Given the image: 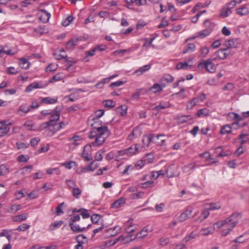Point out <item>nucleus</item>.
I'll return each instance as SVG.
<instances>
[{
    "label": "nucleus",
    "mask_w": 249,
    "mask_h": 249,
    "mask_svg": "<svg viewBox=\"0 0 249 249\" xmlns=\"http://www.w3.org/2000/svg\"><path fill=\"white\" fill-rule=\"evenodd\" d=\"M30 225L26 224V223H24V224H22V225L19 226L17 229H16V230L17 231H25L26 230L29 229L30 228Z\"/></svg>",
    "instance_id": "680f3d73"
},
{
    "label": "nucleus",
    "mask_w": 249,
    "mask_h": 249,
    "mask_svg": "<svg viewBox=\"0 0 249 249\" xmlns=\"http://www.w3.org/2000/svg\"><path fill=\"white\" fill-rule=\"evenodd\" d=\"M236 39H230L229 40L225 41V45L226 47V48H227V50H228L229 49L236 47Z\"/></svg>",
    "instance_id": "aec40b11"
},
{
    "label": "nucleus",
    "mask_w": 249,
    "mask_h": 249,
    "mask_svg": "<svg viewBox=\"0 0 249 249\" xmlns=\"http://www.w3.org/2000/svg\"><path fill=\"white\" fill-rule=\"evenodd\" d=\"M58 98L57 97L55 98H51L50 97H47L43 98L41 99V103L46 104H53L57 102Z\"/></svg>",
    "instance_id": "f3484780"
},
{
    "label": "nucleus",
    "mask_w": 249,
    "mask_h": 249,
    "mask_svg": "<svg viewBox=\"0 0 249 249\" xmlns=\"http://www.w3.org/2000/svg\"><path fill=\"white\" fill-rule=\"evenodd\" d=\"M229 51L227 50V48L221 49L218 50L216 53L215 54L217 56L221 59H224L229 54Z\"/></svg>",
    "instance_id": "1a4fd4ad"
},
{
    "label": "nucleus",
    "mask_w": 249,
    "mask_h": 249,
    "mask_svg": "<svg viewBox=\"0 0 249 249\" xmlns=\"http://www.w3.org/2000/svg\"><path fill=\"white\" fill-rule=\"evenodd\" d=\"M236 13L240 16H245L249 14V10L247 7L243 6L237 9Z\"/></svg>",
    "instance_id": "cd10ccee"
},
{
    "label": "nucleus",
    "mask_w": 249,
    "mask_h": 249,
    "mask_svg": "<svg viewBox=\"0 0 249 249\" xmlns=\"http://www.w3.org/2000/svg\"><path fill=\"white\" fill-rule=\"evenodd\" d=\"M228 116L232 118V119L235 121H240L242 120V118L237 113L233 112L229 113Z\"/></svg>",
    "instance_id": "3c124183"
},
{
    "label": "nucleus",
    "mask_w": 249,
    "mask_h": 249,
    "mask_svg": "<svg viewBox=\"0 0 249 249\" xmlns=\"http://www.w3.org/2000/svg\"><path fill=\"white\" fill-rule=\"evenodd\" d=\"M120 231L121 228L119 226L106 229L104 233V237L106 238H109L115 236L119 233Z\"/></svg>",
    "instance_id": "f03ea898"
},
{
    "label": "nucleus",
    "mask_w": 249,
    "mask_h": 249,
    "mask_svg": "<svg viewBox=\"0 0 249 249\" xmlns=\"http://www.w3.org/2000/svg\"><path fill=\"white\" fill-rule=\"evenodd\" d=\"M174 81V77L170 74H165L161 78L160 81L163 87H165V82L172 83Z\"/></svg>",
    "instance_id": "f8f14e48"
},
{
    "label": "nucleus",
    "mask_w": 249,
    "mask_h": 249,
    "mask_svg": "<svg viewBox=\"0 0 249 249\" xmlns=\"http://www.w3.org/2000/svg\"><path fill=\"white\" fill-rule=\"evenodd\" d=\"M80 219V216L79 214H73L71 216L69 223H74V222L79 221Z\"/></svg>",
    "instance_id": "338daca9"
},
{
    "label": "nucleus",
    "mask_w": 249,
    "mask_h": 249,
    "mask_svg": "<svg viewBox=\"0 0 249 249\" xmlns=\"http://www.w3.org/2000/svg\"><path fill=\"white\" fill-rule=\"evenodd\" d=\"M202 65L204 66L207 71L210 72H213L216 70L215 65L210 60H207L206 61L204 60L202 62L200 63L198 65V67L200 68Z\"/></svg>",
    "instance_id": "20e7f679"
},
{
    "label": "nucleus",
    "mask_w": 249,
    "mask_h": 249,
    "mask_svg": "<svg viewBox=\"0 0 249 249\" xmlns=\"http://www.w3.org/2000/svg\"><path fill=\"white\" fill-rule=\"evenodd\" d=\"M193 208L192 206H188L187 207L186 210L182 213L178 217L179 221L183 222L192 216V214L193 211Z\"/></svg>",
    "instance_id": "7ed1b4c3"
},
{
    "label": "nucleus",
    "mask_w": 249,
    "mask_h": 249,
    "mask_svg": "<svg viewBox=\"0 0 249 249\" xmlns=\"http://www.w3.org/2000/svg\"><path fill=\"white\" fill-rule=\"evenodd\" d=\"M170 241L169 237H161L159 239L158 243L160 246L164 247L169 243Z\"/></svg>",
    "instance_id": "4c0bfd02"
},
{
    "label": "nucleus",
    "mask_w": 249,
    "mask_h": 249,
    "mask_svg": "<svg viewBox=\"0 0 249 249\" xmlns=\"http://www.w3.org/2000/svg\"><path fill=\"white\" fill-rule=\"evenodd\" d=\"M124 156H127V153L125 151V149L119 150L118 151L117 155L115 157V160L119 161L121 159V157Z\"/></svg>",
    "instance_id": "79ce46f5"
},
{
    "label": "nucleus",
    "mask_w": 249,
    "mask_h": 249,
    "mask_svg": "<svg viewBox=\"0 0 249 249\" xmlns=\"http://www.w3.org/2000/svg\"><path fill=\"white\" fill-rule=\"evenodd\" d=\"M73 18L72 16H69L68 18L62 22V25L64 26H68L73 20Z\"/></svg>",
    "instance_id": "e2e57ef3"
},
{
    "label": "nucleus",
    "mask_w": 249,
    "mask_h": 249,
    "mask_svg": "<svg viewBox=\"0 0 249 249\" xmlns=\"http://www.w3.org/2000/svg\"><path fill=\"white\" fill-rule=\"evenodd\" d=\"M143 90H145V92H147L143 88L137 89V92L132 95L131 99L132 100H138L140 98L141 92Z\"/></svg>",
    "instance_id": "58836bf2"
},
{
    "label": "nucleus",
    "mask_w": 249,
    "mask_h": 249,
    "mask_svg": "<svg viewBox=\"0 0 249 249\" xmlns=\"http://www.w3.org/2000/svg\"><path fill=\"white\" fill-rule=\"evenodd\" d=\"M127 107L125 105H121L117 108V112L121 116H123L127 113Z\"/></svg>",
    "instance_id": "f704fd0d"
},
{
    "label": "nucleus",
    "mask_w": 249,
    "mask_h": 249,
    "mask_svg": "<svg viewBox=\"0 0 249 249\" xmlns=\"http://www.w3.org/2000/svg\"><path fill=\"white\" fill-rule=\"evenodd\" d=\"M86 240V237L83 234H79L76 238V240L78 244H81V245H83L85 242H87Z\"/></svg>",
    "instance_id": "ea45409f"
},
{
    "label": "nucleus",
    "mask_w": 249,
    "mask_h": 249,
    "mask_svg": "<svg viewBox=\"0 0 249 249\" xmlns=\"http://www.w3.org/2000/svg\"><path fill=\"white\" fill-rule=\"evenodd\" d=\"M148 234V230L146 228L143 229L141 231L138 232L136 237L139 238H143L147 236Z\"/></svg>",
    "instance_id": "8fccbe9b"
},
{
    "label": "nucleus",
    "mask_w": 249,
    "mask_h": 249,
    "mask_svg": "<svg viewBox=\"0 0 249 249\" xmlns=\"http://www.w3.org/2000/svg\"><path fill=\"white\" fill-rule=\"evenodd\" d=\"M198 102V98H194L192 100H190L187 105L186 108L187 109H192Z\"/></svg>",
    "instance_id": "c9c22d12"
},
{
    "label": "nucleus",
    "mask_w": 249,
    "mask_h": 249,
    "mask_svg": "<svg viewBox=\"0 0 249 249\" xmlns=\"http://www.w3.org/2000/svg\"><path fill=\"white\" fill-rule=\"evenodd\" d=\"M101 218V215L98 214H93L90 216V219L93 224H97Z\"/></svg>",
    "instance_id": "603ef678"
},
{
    "label": "nucleus",
    "mask_w": 249,
    "mask_h": 249,
    "mask_svg": "<svg viewBox=\"0 0 249 249\" xmlns=\"http://www.w3.org/2000/svg\"><path fill=\"white\" fill-rule=\"evenodd\" d=\"M211 33V30L210 29H205L200 31L197 33V36H199L201 38H204L208 36Z\"/></svg>",
    "instance_id": "a19ab883"
},
{
    "label": "nucleus",
    "mask_w": 249,
    "mask_h": 249,
    "mask_svg": "<svg viewBox=\"0 0 249 249\" xmlns=\"http://www.w3.org/2000/svg\"><path fill=\"white\" fill-rule=\"evenodd\" d=\"M196 164L195 163L189 164L184 166L183 168V171L184 172H188L190 171L193 170L196 166Z\"/></svg>",
    "instance_id": "09e8293b"
},
{
    "label": "nucleus",
    "mask_w": 249,
    "mask_h": 249,
    "mask_svg": "<svg viewBox=\"0 0 249 249\" xmlns=\"http://www.w3.org/2000/svg\"><path fill=\"white\" fill-rule=\"evenodd\" d=\"M150 68L151 65H146L142 67H140L138 69L135 71L134 73L138 74V75H140L142 74L145 71L149 70Z\"/></svg>",
    "instance_id": "4be33fe9"
},
{
    "label": "nucleus",
    "mask_w": 249,
    "mask_h": 249,
    "mask_svg": "<svg viewBox=\"0 0 249 249\" xmlns=\"http://www.w3.org/2000/svg\"><path fill=\"white\" fill-rule=\"evenodd\" d=\"M69 225L71 230L76 233L83 232L86 229L85 227L80 228L79 225L72 223H69Z\"/></svg>",
    "instance_id": "dca6fc26"
},
{
    "label": "nucleus",
    "mask_w": 249,
    "mask_h": 249,
    "mask_svg": "<svg viewBox=\"0 0 249 249\" xmlns=\"http://www.w3.org/2000/svg\"><path fill=\"white\" fill-rule=\"evenodd\" d=\"M140 130L139 128L137 127H135L133 129V131L131 132V133L128 136L127 139L129 140H132L135 138L137 137V134H140Z\"/></svg>",
    "instance_id": "72a5a7b5"
},
{
    "label": "nucleus",
    "mask_w": 249,
    "mask_h": 249,
    "mask_svg": "<svg viewBox=\"0 0 249 249\" xmlns=\"http://www.w3.org/2000/svg\"><path fill=\"white\" fill-rule=\"evenodd\" d=\"M29 62L25 58H21L19 59V65L20 68L24 69H28L30 67Z\"/></svg>",
    "instance_id": "b1692460"
},
{
    "label": "nucleus",
    "mask_w": 249,
    "mask_h": 249,
    "mask_svg": "<svg viewBox=\"0 0 249 249\" xmlns=\"http://www.w3.org/2000/svg\"><path fill=\"white\" fill-rule=\"evenodd\" d=\"M101 124L99 123L91 124L92 130L89 132V137L90 139H95V140L89 144L90 147L101 145L110 135L108 127L106 125L102 126Z\"/></svg>",
    "instance_id": "f257e3e1"
},
{
    "label": "nucleus",
    "mask_w": 249,
    "mask_h": 249,
    "mask_svg": "<svg viewBox=\"0 0 249 249\" xmlns=\"http://www.w3.org/2000/svg\"><path fill=\"white\" fill-rule=\"evenodd\" d=\"M57 109V107H56L55 109L52 111V113L50 114V120L48 122L52 126H55L56 125L55 122L58 121L60 118V114Z\"/></svg>",
    "instance_id": "39448f33"
},
{
    "label": "nucleus",
    "mask_w": 249,
    "mask_h": 249,
    "mask_svg": "<svg viewBox=\"0 0 249 249\" xmlns=\"http://www.w3.org/2000/svg\"><path fill=\"white\" fill-rule=\"evenodd\" d=\"M53 55L57 60H60L67 57V55L63 49H61L59 51L55 52L53 53Z\"/></svg>",
    "instance_id": "a211bd4d"
},
{
    "label": "nucleus",
    "mask_w": 249,
    "mask_h": 249,
    "mask_svg": "<svg viewBox=\"0 0 249 249\" xmlns=\"http://www.w3.org/2000/svg\"><path fill=\"white\" fill-rule=\"evenodd\" d=\"M132 219H130L125 223V231L127 233H132L135 231V228L132 225Z\"/></svg>",
    "instance_id": "412c9836"
},
{
    "label": "nucleus",
    "mask_w": 249,
    "mask_h": 249,
    "mask_svg": "<svg viewBox=\"0 0 249 249\" xmlns=\"http://www.w3.org/2000/svg\"><path fill=\"white\" fill-rule=\"evenodd\" d=\"M12 233L13 232L11 230L8 231L7 230H3L2 231H1V237H5L8 241L10 242L11 239Z\"/></svg>",
    "instance_id": "a878e982"
},
{
    "label": "nucleus",
    "mask_w": 249,
    "mask_h": 249,
    "mask_svg": "<svg viewBox=\"0 0 249 249\" xmlns=\"http://www.w3.org/2000/svg\"><path fill=\"white\" fill-rule=\"evenodd\" d=\"M30 110V106L26 103L22 104L18 111L19 113L20 112H22L23 114H27Z\"/></svg>",
    "instance_id": "393cba45"
},
{
    "label": "nucleus",
    "mask_w": 249,
    "mask_h": 249,
    "mask_svg": "<svg viewBox=\"0 0 249 249\" xmlns=\"http://www.w3.org/2000/svg\"><path fill=\"white\" fill-rule=\"evenodd\" d=\"M231 132V126L226 124L221 127L220 133L221 134H230Z\"/></svg>",
    "instance_id": "473e14b6"
},
{
    "label": "nucleus",
    "mask_w": 249,
    "mask_h": 249,
    "mask_svg": "<svg viewBox=\"0 0 249 249\" xmlns=\"http://www.w3.org/2000/svg\"><path fill=\"white\" fill-rule=\"evenodd\" d=\"M125 1L128 4H132L133 3H135L138 6L143 4L142 0H125Z\"/></svg>",
    "instance_id": "052dcab7"
},
{
    "label": "nucleus",
    "mask_w": 249,
    "mask_h": 249,
    "mask_svg": "<svg viewBox=\"0 0 249 249\" xmlns=\"http://www.w3.org/2000/svg\"><path fill=\"white\" fill-rule=\"evenodd\" d=\"M29 159V157L28 156H25L24 155H20L17 158L18 160L20 162H27Z\"/></svg>",
    "instance_id": "4d7b16f0"
},
{
    "label": "nucleus",
    "mask_w": 249,
    "mask_h": 249,
    "mask_svg": "<svg viewBox=\"0 0 249 249\" xmlns=\"http://www.w3.org/2000/svg\"><path fill=\"white\" fill-rule=\"evenodd\" d=\"M198 235L194 231H192L190 234L187 235L183 239V241L187 243L191 241L192 239L195 238Z\"/></svg>",
    "instance_id": "7c9ffc66"
},
{
    "label": "nucleus",
    "mask_w": 249,
    "mask_h": 249,
    "mask_svg": "<svg viewBox=\"0 0 249 249\" xmlns=\"http://www.w3.org/2000/svg\"><path fill=\"white\" fill-rule=\"evenodd\" d=\"M81 40V37L73 38L69 40L66 44V48L68 49L71 50L73 48L76 46L78 44V42Z\"/></svg>",
    "instance_id": "9b49d317"
},
{
    "label": "nucleus",
    "mask_w": 249,
    "mask_h": 249,
    "mask_svg": "<svg viewBox=\"0 0 249 249\" xmlns=\"http://www.w3.org/2000/svg\"><path fill=\"white\" fill-rule=\"evenodd\" d=\"M209 211L210 210H209V208H208L207 209L204 210L202 211L201 215L199 217V219L201 221L204 220L209 216L210 214Z\"/></svg>",
    "instance_id": "a18cd8bd"
},
{
    "label": "nucleus",
    "mask_w": 249,
    "mask_h": 249,
    "mask_svg": "<svg viewBox=\"0 0 249 249\" xmlns=\"http://www.w3.org/2000/svg\"><path fill=\"white\" fill-rule=\"evenodd\" d=\"M139 149V144H136L134 147L132 146L128 147V148H126L125 151L127 153V157H130L134 154H136L138 152Z\"/></svg>",
    "instance_id": "9d476101"
},
{
    "label": "nucleus",
    "mask_w": 249,
    "mask_h": 249,
    "mask_svg": "<svg viewBox=\"0 0 249 249\" xmlns=\"http://www.w3.org/2000/svg\"><path fill=\"white\" fill-rule=\"evenodd\" d=\"M169 107V104L168 103H160V105L155 107L153 110L159 111L162 109H165Z\"/></svg>",
    "instance_id": "c03bdc74"
},
{
    "label": "nucleus",
    "mask_w": 249,
    "mask_h": 249,
    "mask_svg": "<svg viewBox=\"0 0 249 249\" xmlns=\"http://www.w3.org/2000/svg\"><path fill=\"white\" fill-rule=\"evenodd\" d=\"M27 214L26 213H22L21 214L15 215L13 217L12 219L15 222H21L25 220L27 218Z\"/></svg>",
    "instance_id": "5701e85b"
},
{
    "label": "nucleus",
    "mask_w": 249,
    "mask_h": 249,
    "mask_svg": "<svg viewBox=\"0 0 249 249\" xmlns=\"http://www.w3.org/2000/svg\"><path fill=\"white\" fill-rule=\"evenodd\" d=\"M196 49V45L194 43H189L187 45L186 48L184 49L183 53H186L194 52Z\"/></svg>",
    "instance_id": "c85d7f7f"
},
{
    "label": "nucleus",
    "mask_w": 249,
    "mask_h": 249,
    "mask_svg": "<svg viewBox=\"0 0 249 249\" xmlns=\"http://www.w3.org/2000/svg\"><path fill=\"white\" fill-rule=\"evenodd\" d=\"M21 208V205H12L10 207V212L15 213Z\"/></svg>",
    "instance_id": "13d9d810"
},
{
    "label": "nucleus",
    "mask_w": 249,
    "mask_h": 249,
    "mask_svg": "<svg viewBox=\"0 0 249 249\" xmlns=\"http://www.w3.org/2000/svg\"><path fill=\"white\" fill-rule=\"evenodd\" d=\"M201 234L202 235H208V234L212 233L213 231H212L211 229L210 228H203L200 231Z\"/></svg>",
    "instance_id": "0e129e2a"
},
{
    "label": "nucleus",
    "mask_w": 249,
    "mask_h": 249,
    "mask_svg": "<svg viewBox=\"0 0 249 249\" xmlns=\"http://www.w3.org/2000/svg\"><path fill=\"white\" fill-rule=\"evenodd\" d=\"M11 123L6 121H1V137L7 134L10 130Z\"/></svg>",
    "instance_id": "423d86ee"
},
{
    "label": "nucleus",
    "mask_w": 249,
    "mask_h": 249,
    "mask_svg": "<svg viewBox=\"0 0 249 249\" xmlns=\"http://www.w3.org/2000/svg\"><path fill=\"white\" fill-rule=\"evenodd\" d=\"M98 167V165L94 163V161L91 162L87 166L88 171H93Z\"/></svg>",
    "instance_id": "774afa93"
},
{
    "label": "nucleus",
    "mask_w": 249,
    "mask_h": 249,
    "mask_svg": "<svg viewBox=\"0 0 249 249\" xmlns=\"http://www.w3.org/2000/svg\"><path fill=\"white\" fill-rule=\"evenodd\" d=\"M209 114V110L207 108H204L199 109L196 115L198 117H205L208 116Z\"/></svg>",
    "instance_id": "c756f323"
},
{
    "label": "nucleus",
    "mask_w": 249,
    "mask_h": 249,
    "mask_svg": "<svg viewBox=\"0 0 249 249\" xmlns=\"http://www.w3.org/2000/svg\"><path fill=\"white\" fill-rule=\"evenodd\" d=\"M189 66H191V65H189V64L187 62H185L184 63L179 62L177 64L176 69L178 70H180L181 69H187Z\"/></svg>",
    "instance_id": "49530a36"
},
{
    "label": "nucleus",
    "mask_w": 249,
    "mask_h": 249,
    "mask_svg": "<svg viewBox=\"0 0 249 249\" xmlns=\"http://www.w3.org/2000/svg\"><path fill=\"white\" fill-rule=\"evenodd\" d=\"M231 13V8L226 6L222 9L220 15L221 17H227Z\"/></svg>",
    "instance_id": "2f4dec72"
},
{
    "label": "nucleus",
    "mask_w": 249,
    "mask_h": 249,
    "mask_svg": "<svg viewBox=\"0 0 249 249\" xmlns=\"http://www.w3.org/2000/svg\"><path fill=\"white\" fill-rule=\"evenodd\" d=\"M66 184L67 185L68 188L69 189H73L74 187L77 186V184L76 182L71 179H66L65 180Z\"/></svg>",
    "instance_id": "37998d69"
},
{
    "label": "nucleus",
    "mask_w": 249,
    "mask_h": 249,
    "mask_svg": "<svg viewBox=\"0 0 249 249\" xmlns=\"http://www.w3.org/2000/svg\"><path fill=\"white\" fill-rule=\"evenodd\" d=\"M154 135L153 134H149L147 135H144V138H146V143L145 144L146 146H148L150 143L153 141Z\"/></svg>",
    "instance_id": "6e6d98bb"
},
{
    "label": "nucleus",
    "mask_w": 249,
    "mask_h": 249,
    "mask_svg": "<svg viewBox=\"0 0 249 249\" xmlns=\"http://www.w3.org/2000/svg\"><path fill=\"white\" fill-rule=\"evenodd\" d=\"M82 193V191L80 189L77 187H74L72 190V195L75 198H79Z\"/></svg>",
    "instance_id": "e433bc0d"
},
{
    "label": "nucleus",
    "mask_w": 249,
    "mask_h": 249,
    "mask_svg": "<svg viewBox=\"0 0 249 249\" xmlns=\"http://www.w3.org/2000/svg\"><path fill=\"white\" fill-rule=\"evenodd\" d=\"M9 173V168L6 165H1V175H6Z\"/></svg>",
    "instance_id": "bf43d9fd"
},
{
    "label": "nucleus",
    "mask_w": 249,
    "mask_h": 249,
    "mask_svg": "<svg viewBox=\"0 0 249 249\" xmlns=\"http://www.w3.org/2000/svg\"><path fill=\"white\" fill-rule=\"evenodd\" d=\"M125 199L124 198H120L114 203L112 204V208H118L121 206L122 205L125 204Z\"/></svg>",
    "instance_id": "bb28decb"
},
{
    "label": "nucleus",
    "mask_w": 249,
    "mask_h": 249,
    "mask_svg": "<svg viewBox=\"0 0 249 249\" xmlns=\"http://www.w3.org/2000/svg\"><path fill=\"white\" fill-rule=\"evenodd\" d=\"M40 20L42 21L43 23L47 22L51 17V14L45 9L40 10Z\"/></svg>",
    "instance_id": "0eeeda50"
},
{
    "label": "nucleus",
    "mask_w": 249,
    "mask_h": 249,
    "mask_svg": "<svg viewBox=\"0 0 249 249\" xmlns=\"http://www.w3.org/2000/svg\"><path fill=\"white\" fill-rule=\"evenodd\" d=\"M209 205L210 206V207L209 208V210H218V209H219L221 207V204L219 202L210 203L209 204Z\"/></svg>",
    "instance_id": "de8ad7c7"
},
{
    "label": "nucleus",
    "mask_w": 249,
    "mask_h": 249,
    "mask_svg": "<svg viewBox=\"0 0 249 249\" xmlns=\"http://www.w3.org/2000/svg\"><path fill=\"white\" fill-rule=\"evenodd\" d=\"M64 76L62 75V73H57L54 75L52 79H50V82H52L53 80L55 81H59L63 79Z\"/></svg>",
    "instance_id": "864d4df0"
},
{
    "label": "nucleus",
    "mask_w": 249,
    "mask_h": 249,
    "mask_svg": "<svg viewBox=\"0 0 249 249\" xmlns=\"http://www.w3.org/2000/svg\"><path fill=\"white\" fill-rule=\"evenodd\" d=\"M18 53L17 49H10L8 46H4L1 48V54L5 53L9 55H13Z\"/></svg>",
    "instance_id": "6e6552de"
},
{
    "label": "nucleus",
    "mask_w": 249,
    "mask_h": 249,
    "mask_svg": "<svg viewBox=\"0 0 249 249\" xmlns=\"http://www.w3.org/2000/svg\"><path fill=\"white\" fill-rule=\"evenodd\" d=\"M193 119L191 115H183L178 116L176 117V119L180 124H183Z\"/></svg>",
    "instance_id": "2eb2a0df"
},
{
    "label": "nucleus",
    "mask_w": 249,
    "mask_h": 249,
    "mask_svg": "<svg viewBox=\"0 0 249 249\" xmlns=\"http://www.w3.org/2000/svg\"><path fill=\"white\" fill-rule=\"evenodd\" d=\"M53 172H55L56 175L60 174V172L58 168H49L46 170V173L49 175L52 174Z\"/></svg>",
    "instance_id": "69168bd1"
},
{
    "label": "nucleus",
    "mask_w": 249,
    "mask_h": 249,
    "mask_svg": "<svg viewBox=\"0 0 249 249\" xmlns=\"http://www.w3.org/2000/svg\"><path fill=\"white\" fill-rule=\"evenodd\" d=\"M42 88H43V86H42V83L38 82H34L33 83H31L26 87L25 91L26 92H31L34 89Z\"/></svg>",
    "instance_id": "ddd939ff"
},
{
    "label": "nucleus",
    "mask_w": 249,
    "mask_h": 249,
    "mask_svg": "<svg viewBox=\"0 0 249 249\" xmlns=\"http://www.w3.org/2000/svg\"><path fill=\"white\" fill-rule=\"evenodd\" d=\"M237 221H233L231 224H229L227 229H224L222 230V234L224 236L227 235L237 225Z\"/></svg>",
    "instance_id": "6ab92c4d"
},
{
    "label": "nucleus",
    "mask_w": 249,
    "mask_h": 249,
    "mask_svg": "<svg viewBox=\"0 0 249 249\" xmlns=\"http://www.w3.org/2000/svg\"><path fill=\"white\" fill-rule=\"evenodd\" d=\"M164 87L161 85H160L159 84H154L152 87H151L148 91H153L154 93H157V92H159L162 91L163 90V88Z\"/></svg>",
    "instance_id": "4468645a"
},
{
    "label": "nucleus",
    "mask_w": 249,
    "mask_h": 249,
    "mask_svg": "<svg viewBox=\"0 0 249 249\" xmlns=\"http://www.w3.org/2000/svg\"><path fill=\"white\" fill-rule=\"evenodd\" d=\"M103 103L105 107L112 108L115 106V103L111 100L104 101Z\"/></svg>",
    "instance_id": "5fc2aeb1"
}]
</instances>
